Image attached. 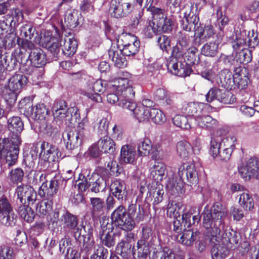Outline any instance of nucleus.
Here are the masks:
<instances>
[{
  "mask_svg": "<svg viewBox=\"0 0 259 259\" xmlns=\"http://www.w3.org/2000/svg\"><path fill=\"white\" fill-rule=\"evenodd\" d=\"M227 212L226 207L220 202L215 203L210 210L205 207L203 212L205 233L212 242H222L225 245L228 243L237 244L240 239V235L231 227L225 228L224 219Z\"/></svg>",
  "mask_w": 259,
  "mask_h": 259,
  "instance_id": "nucleus-1",
  "label": "nucleus"
},
{
  "mask_svg": "<svg viewBox=\"0 0 259 259\" xmlns=\"http://www.w3.org/2000/svg\"><path fill=\"white\" fill-rule=\"evenodd\" d=\"M8 128L12 133L9 138L0 139V160L5 164L1 165V170L13 165L17 161L19 146L21 144L20 134L24 129V124L20 117L13 116L8 119Z\"/></svg>",
  "mask_w": 259,
  "mask_h": 259,
  "instance_id": "nucleus-2",
  "label": "nucleus"
},
{
  "mask_svg": "<svg viewBox=\"0 0 259 259\" xmlns=\"http://www.w3.org/2000/svg\"><path fill=\"white\" fill-rule=\"evenodd\" d=\"M190 47L185 54L184 58L185 61L182 62L172 59L166 60L165 65L168 72L181 77L189 75L192 71L190 65L198 64L200 62L199 55L198 54L197 47L199 46L193 45Z\"/></svg>",
  "mask_w": 259,
  "mask_h": 259,
  "instance_id": "nucleus-3",
  "label": "nucleus"
},
{
  "mask_svg": "<svg viewBox=\"0 0 259 259\" xmlns=\"http://www.w3.org/2000/svg\"><path fill=\"white\" fill-rule=\"evenodd\" d=\"M24 49L29 53L28 58L30 64L24 68L23 71L27 74L36 75L39 71L38 68H41L40 71H43L42 67L47 63L46 53L31 41H26L24 44Z\"/></svg>",
  "mask_w": 259,
  "mask_h": 259,
  "instance_id": "nucleus-4",
  "label": "nucleus"
},
{
  "mask_svg": "<svg viewBox=\"0 0 259 259\" xmlns=\"http://www.w3.org/2000/svg\"><path fill=\"white\" fill-rule=\"evenodd\" d=\"M106 100L111 104H116L129 110L134 117L139 122L147 121L150 118L151 108L137 106L136 103L131 98H106Z\"/></svg>",
  "mask_w": 259,
  "mask_h": 259,
  "instance_id": "nucleus-5",
  "label": "nucleus"
},
{
  "mask_svg": "<svg viewBox=\"0 0 259 259\" xmlns=\"http://www.w3.org/2000/svg\"><path fill=\"white\" fill-rule=\"evenodd\" d=\"M76 183H77L76 185L80 191L84 192L89 189L95 193L104 191L107 186L105 180L95 172L92 175L88 174L87 176H85V173L79 174Z\"/></svg>",
  "mask_w": 259,
  "mask_h": 259,
  "instance_id": "nucleus-6",
  "label": "nucleus"
},
{
  "mask_svg": "<svg viewBox=\"0 0 259 259\" xmlns=\"http://www.w3.org/2000/svg\"><path fill=\"white\" fill-rule=\"evenodd\" d=\"M19 108L24 114L34 120H42L45 119L48 111L44 104H37L33 107L32 98H22L19 102Z\"/></svg>",
  "mask_w": 259,
  "mask_h": 259,
  "instance_id": "nucleus-7",
  "label": "nucleus"
},
{
  "mask_svg": "<svg viewBox=\"0 0 259 259\" xmlns=\"http://www.w3.org/2000/svg\"><path fill=\"white\" fill-rule=\"evenodd\" d=\"M111 219V223L108 220L103 221H106V224L112 225L113 228L116 227L126 231L132 230L133 223L131 221H128L126 209L123 205H120L112 212Z\"/></svg>",
  "mask_w": 259,
  "mask_h": 259,
  "instance_id": "nucleus-8",
  "label": "nucleus"
},
{
  "mask_svg": "<svg viewBox=\"0 0 259 259\" xmlns=\"http://www.w3.org/2000/svg\"><path fill=\"white\" fill-rule=\"evenodd\" d=\"M238 172L241 177L245 181L257 178L259 173V160L252 157L246 158L238 166Z\"/></svg>",
  "mask_w": 259,
  "mask_h": 259,
  "instance_id": "nucleus-9",
  "label": "nucleus"
},
{
  "mask_svg": "<svg viewBox=\"0 0 259 259\" xmlns=\"http://www.w3.org/2000/svg\"><path fill=\"white\" fill-rule=\"evenodd\" d=\"M83 124L79 123L77 130L66 131L62 134V137L69 150H73L79 147L84 136Z\"/></svg>",
  "mask_w": 259,
  "mask_h": 259,
  "instance_id": "nucleus-10",
  "label": "nucleus"
},
{
  "mask_svg": "<svg viewBox=\"0 0 259 259\" xmlns=\"http://www.w3.org/2000/svg\"><path fill=\"white\" fill-rule=\"evenodd\" d=\"M164 194L163 186L159 183L152 182L148 185V192L145 201L148 204L152 202L153 207L156 210L158 209V204L163 199Z\"/></svg>",
  "mask_w": 259,
  "mask_h": 259,
  "instance_id": "nucleus-11",
  "label": "nucleus"
},
{
  "mask_svg": "<svg viewBox=\"0 0 259 259\" xmlns=\"http://www.w3.org/2000/svg\"><path fill=\"white\" fill-rule=\"evenodd\" d=\"M236 141L237 139L233 135H229L223 139L220 137L212 138L210 142V153L212 155H217L219 153V149L225 148L233 151Z\"/></svg>",
  "mask_w": 259,
  "mask_h": 259,
  "instance_id": "nucleus-12",
  "label": "nucleus"
},
{
  "mask_svg": "<svg viewBox=\"0 0 259 259\" xmlns=\"http://www.w3.org/2000/svg\"><path fill=\"white\" fill-rule=\"evenodd\" d=\"M27 81L26 76L22 74H15L9 79L7 94L11 97H17Z\"/></svg>",
  "mask_w": 259,
  "mask_h": 259,
  "instance_id": "nucleus-13",
  "label": "nucleus"
},
{
  "mask_svg": "<svg viewBox=\"0 0 259 259\" xmlns=\"http://www.w3.org/2000/svg\"><path fill=\"white\" fill-rule=\"evenodd\" d=\"M61 221L64 228L73 232L75 239L80 237L84 226L78 225V218L76 215L66 211L62 215Z\"/></svg>",
  "mask_w": 259,
  "mask_h": 259,
  "instance_id": "nucleus-14",
  "label": "nucleus"
},
{
  "mask_svg": "<svg viewBox=\"0 0 259 259\" xmlns=\"http://www.w3.org/2000/svg\"><path fill=\"white\" fill-rule=\"evenodd\" d=\"M90 84L87 90H80V95L85 96L87 97H94L95 95L101 96L104 93L107 85V81L102 79L95 80L91 76L88 78Z\"/></svg>",
  "mask_w": 259,
  "mask_h": 259,
  "instance_id": "nucleus-15",
  "label": "nucleus"
},
{
  "mask_svg": "<svg viewBox=\"0 0 259 259\" xmlns=\"http://www.w3.org/2000/svg\"><path fill=\"white\" fill-rule=\"evenodd\" d=\"M64 182V179L60 176H55L48 186L47 182H43L39 188L38 194L40 197L49 199L57 192L59 187Z\"/></svg>",
  "mask_w": 259,
  "mask_h": 259,
  "instance_id": "nucleus-16",
  "label": "nucleus"
},
{
  "mask_svg": "<svg viewBox=\"0 0 259 259\" xmlns=\"http://www.w3.org/2000/svg\"><path fill=\"white\" fill-rule=\"evenodd\" d=\"M192 7L188 6L189 13H184V17L180 21L182 29L186 31H197L201 24L199 23V18L193 12H191Z\"/></svg>",
  "mask_w": 259,
  "mask_h": 259,
  "instance_id": "nucleus-17",
  "label": "nucleus"
},
{
  "mask_svg": "<svg viewBox=\"0 0 259 259\" xmlns=\"http://www.w3.org/2000/svg\"><path fill=\"white\" fill-rule=\"evenodd\" d=\"M178 174L181 179L184 181L186 179L191 187L198 183V174L194 163L184 164L179 168Z\"/></svg>",
  "mask_w": 259,
  "mask_h": 259,
  "instance_id": "nucleus-18",
  "label": "nucleus"
},
{
  "mask_svg": "<svg viewBox=\"0 0 259 259\" xmlns=\"http://www.w3.org/2000/svg\"><path fill=\"white\" fill-rule=\"evenodd\" d=\"M40 150L39 156V158H42V160L58 161L63 157L59 148L49 143L43 142L40 145Z\"/></svg>",
  "mask_w": 259,
  "mask_h": 259,
  "instance_id": "nucleus-19",
  "label": "nucleus"
},
{
  "mask_svg": "<svg viewBox=\"0 0 259 259\" xmlns=\"http://www.w3.org/2000/svg\"><path fill=\"white\" fill-rule=\"evenodd\" d=\"M109 10L112 16L119 18L130 14L133 6L130 3H123L122 0H111Z\"/></svg>",
  "mask_w": 259,
  "mask_h": 259,
  "instance_id": "nucleus-20",
  "label": "nucleus"
},
{
  "mask_svg": "<svg viewBox=\"0 0 259 259\" xmlns=\"http://www.w3.org/2000/svg\"><path fill=\"white\" fill-rule=\"evenodd\" d=\"M15 193L21 205H26V202L28 204H33L36 200L37 194L34 189L30 186H19L16 188Z\"/></svg>",
  "mask_w": 259,
  "mask_h": 259,
  "instance_id": "nucleus-21",
  "label": "nucleus"
},
{
  "mask_svg": "<svg viewBox=\"0 0 259 259\" xmlns=\"http://www.w3.org/2000/svg\"><path fill=\"white\" fill-rule=\"evenodd\" d=\"M103 221L101 225L99 231V237L103 245L107 247H113L116 242L115 234L113 233L114 230L111 224H106Z\"/></svg>",
  "mask_w": 259,
  "mask_h": 259,
  "instance_id": "nucleus-22",
  "label": "nucleus"
},
{
  "mask_svg": "<svg viewBox=\"0 0 259 259\" xmlns=\"http://www.w3.org/2000/svg\"><path fill=\"white\" fill-rule=\"evenodd\" d=\"M114 84L112 85L110 88L111 92L112 93L108 94H113L116 97L120 96L124 93V95H125L124 97H126L127 93L132 94V96H135V92H133V89L128 85V79L127 77H119L116 78L114 81Z\"/></svg>",
  "mask_w": 259,
  "mask_h": 259,
  "instance_id": "nucleus-23",
  "label": "nucleus"
},
{
  "mask_svg": "<svg viewBox=\"0 0 259 259\" xmlns=\"http://www.w3.org/2000/svg\"><path fill=\"white\" fill-rule=\"evenodd\" d=\"M214 34L212 26L208 25L204 27H200L197 31L194 33L192 44L200 46L212 37Z\"/></svg>",
  "mask_w": 259,
  "mask_h": 259,
  "instance_id": "nucleus-24",
  "label": "nucleus"
},
{
  "mask_svg": "<svg viewBox=\"0 0 259 259\" xmlns=\"http://www.w3.org/2000/svg\"><path fill=\"white\" fill-rule=\"evenodd\" d=\"M84 232L85 234H81V236L78 239H75L76 241L83 242V247L85 251L90 253L93 249L95 250L97 245L95 244V241L93 238V228L90 225H85L84 227Z\"/></svg>",
  "mask_w": 259,
  "mask_h": 259,
  "instance_id": "nucleus-25",
  "label": "nucleus"
},
{
  "mask_svg": "<svg viewBox=\"0 0 259 259\" xmlns=\"http://www.w3.org/2000/svg\"><path fill=\"white\" fill-rule=\"evenodd\" d=\"M216 83L226 89L231 90L234 86V74L228 69H223L218 74Z\"/></svg>",
  "mask_w": 259,
  "mask_h": 259,
  "instance_id": "nucleus-26",
  "label": "nucleus"
},
{
  "mask_svg": "<svg viewBox=\"0 0 259 259\" xmlns=\"http://www.w3.org/2000/svg\"><path fill=\"white\" fill-rule=\"evenodd\" d=\"M60 45L62 46V53L65 55L70 57L76 52L78 43L73 35L69 33V35L66 36L64 38L60 40Z\"/></svg>",
  "mask_w": 259,
  "mask_h": 259,
  "instance_id": "nucleus-27",
  "label": "nucleus"
},
{
  "mask_svg": "<svg viewBox=\"0 0 259 259\" xmlns=\"http://www.w3.org/2000/svg\"><path fill=\"white\" fill-rule=\"evenodd\" d=\"M200 233L197 231H194L193 229H185L179 237L177 235L176 239L182 244L190 246L193 242L199 238Z\"/></svg>",
  "mask_w": 259,
  "mask_h": 259,
  "instance_id": "nucleus-28",
  "label": "nucleus"
},
{
  "mask_svg": "<svg viewBox=\"0 0 259 259\" xmlns=\"http://www.w3.org/2000/svg\"><path fill=\"white\" fill-rule=\"evenodd\" d=\"M112 195L119 201H123L126 198L127 191L124 183L120 180L113 181L110 187Z\"/></svg>",
  "mask_w": 259,
  "mask_h": 259,
  "instance_id": "nucleus-29",
  "label": "nucleus"
},
{
  "mask_svg": "<svg viewBox=\"0 0 259 259\" xmlns=\"http://www.w3.org/2000/svg\"><path fill=\"white\" fill-rule=\"evenodd\" d=\"M135 149L130 145H124L121 148L119 161L121 164H133L136 158Z\"/></svg>",
  "mask_w": 259,
  "mask_h": 259,
  "instance_id": "nucleus-30",
  "label": "nucleus"
},
{
  "mask_svg": "<svg viewBox=\"0 0 259 259\" xmlns=\"http://www.w3.org/2000/svg\"><path fill=\"white\" fill-rule=\"evenodd\" d=\"M108 55L117 67L122 68L126 66V56L123 54L121 49L111 47L108 51Z\"/></svg>",
  "mask_w": 259,
  "mask_h": 259,
  "instance_id": "nucleus-31",
  "label": "nucleus"
},
{
  "mask_svg": "<svg viewBox=\"0 0 259 259\" xmlns=\"http://www.w3.org/2000/svg\"><path fill=\"white\" fill-rule=\"evenodd\" d=\"M234 72V86L233 88H235L237 87L241 89L245 88L247 86L249 81V78L246 73V70L241 67H236Z\"/></svg>",
  "mask_w": 259,
  "mask_h": 259,
  "instance_id": "nucleus-32",
  "label": "nucleus"
},
{
  "mask_svg": "<svg viewBox=\"0 0 259 259\" xmlns=\"http://www.w3.org/2000/svg\"><path fill=\"white\" fill-rule=\"evenodd\" d=\"M19 35L22 39H25L22 41V47L24 48V44L26 41H30L29 40L36 39L38 34L31 24L27 23L20 27Z\"/></svg>",
  "mask_w": 259,
  "mask_h": 259,
  "instance_id": "nucleus-33",
  "label": "nucleus"
},
{
  "mask_svg": "<svg viewBox=\"0 0 259 259\" xmlns=\"http://www.w3.org/2000/svg\"><path fill=\"white\" fill-rule=\"evenodd\" d=\"M74 113V115H76L77 113V109L76 108L71 107L68 108L67 110H62L60 112H54L53 116L54 119L57 122L63 123L67 124L70 122L72 120Z\"/></svg>",
  "mask_w": 259,
  "mask_h": 259,
  "instance_id": "nucleus-34",
  "label": "nucleus"
},
{
  "mask_svg": "<svg viewBox=\"0 0 259 259\" xmlns=\"http://www.w3.org/2000/svg\"><path fill=\"white\" fill-rule=\"evenodd\" d=\"M166 166L160 161H155L154 165L150 168L151 177L155 181V183H159L163 179L165 175Z\"/></svg>",
  "mask_w": 259,
  "mask_h": 259,
  "instance_id": "nucleus-35",
  "label": "nucleus"
},
{
  "mask_svg": "<svg viewBox=\"0 0 259 259\" xmlns=\"http://www.w3.org/2000/svg\"><path fill=\"white\" fill-rule=\"evenodd\" d=\"M12 19L10 21L8 19L3 20L2 25H10L11 28H14L18 25L23 20V14L22 10L19 8H13L11 11Z\"/></svg>",
  "mask_w": 259,
  "mask_h": 259,
  "instance_id": "nucleus-36",
  "label": "nucleus"
},
{
  "mask_svg": "<svg viewBox=\"0 0 259 259\" xmlns=\"http://www.w3.org/2000/svg\"><path fill=\"white\" fill-rule=\"evenodd\" d=\"M193 120L198 126L204 128H213L217 125V121L208 115H198Z\"/></svg>",
  "mask_w": 259,
  "mask_h": 259,
  "instance_id": "nucleus-37",
  "label": "nucleus"
},
{
  "mask_svg": "<svg viewBox=\"0 0 259 259\" xmlns=\"http://www.w3.org/2000/svg\"><path fill=\"white\" fill-rule=\"evenodd\" d=\"M203 106L202 103L190 102L183 107L182 111L189 118H192V116L195 118L196 116L199 115V113L201 112Z\"/></svg>",
  "mask_w": 259,
  "mask_h": 259,
  "instance_id": "nucleus-38",
  "label": "nucleus"
},
{
  "mask_svg": "<svg viewBox=\"0 0 259 259\" xmlns=\"http://www.w3.org/2000/svg\"><path fill=\"white\" fill-rule=\"evenodd\" d=\"M18 67V64L17 63V60L15 58L13 54H6L3 56V60H1V62H0V73L5 68L7 70L11 71L16 69Z\"/></svg>",
  "mask_w": 259,
  "mask_h": 259,
  "instance_id": "nucleus-39",
  "label": "nucleus"
},
{
  "mask_svg": "<svg viewBox=\"0 0 259 259\" xmlns=\"http://www.w3.org/2000/svg\"><path fill=\"white\" fill-rule=\"evenodd\" d=\"M140 41L136 40V37L132 36V40L127 43L122 44V51L126 56H134L139 50Z\"/></svg>",
  "mask_w": 259,
  "mask_h": 259,
  "instance_id": "nucleus-40",
  "label": "nucleus"
},
{
  "mask_svg": "<svg viewBox=\"0 0 259 259\" xmlns=\"http://www.w3.org/2000/svg\"><path fill=\"white\" fill-rule=\"evenodd\" d=\"M101 151L104 153L113 154L115 150V144L114 141L108 136H105L99 141Z\"/></svg>",
  "mask_w": 259,
  "mask_h": 259,
  "instance_id": "nucleus-41",
  "label": "nucleus"
},
{
  "mask_svg": "<svg viewBox=\"0 0 259 259\" xmlns=\"http://www.w3.org/2000/svg\"><path fill=\"white\" fill-rule=\"evenodd\" d=\"M227 246L223 244H215L211 249L212 259H225L229 254Z\"/></svg>",
  "mask_w": 259,
  "mask_h": 259,
  "instance_id": "nucleus-42",
  "label": "nucleus"
},
{
  "mask_svg": "<svg viewBox=\"0 0 259 259\" xmlns=\"http://www.w3.org/2000/svg\"><path fill=\"white\" fill-rule=\"evenodd\" d=\"M219 45L216 41L206 42L201 49V53L206 57H214L218 53Z\"/></svg>",
  "mask_w": 259,
  "mask_h": 259,
  "instance_id": "nucleus-43",
  "label": "nucleus"
},
{
  "mask_svg": "<svg viewBox=\"0 0 259 259\" xmlns=\"http://www.w3.org/2000/svg\"><path fill=\"white\" fill-rule=\"evenodd\" d=\"M92 206V213L94 216L101 215L105 209L104 201L103 199L99 197H92L90 198Z\"/></svg>",
  "mask_w": 259,
  "mask_h": 259,
  "instance_id": "nucleus-44",
  "label": "nucleus"
},
{
  "mask_svg": "<svg viewBox=\"0 0 259 259\" xmlns=\"http://www.w3.org/2000/svg\"><path fill=\"white\" fill-rule=\"evenodd\" d=\"M240 205L246 210L250 211L254 207V201L251 195L245 191L240 195L239 199Z\"/></svg>",
  "mask_w": 259,
  "mask_h": 259,
  "instance_id": "nucleus-45",
  "label": "nucleus"
},
{
  "mask_svg": "<svg viewBox=\"0 0 259 259\" xmlns=\"http://www.w3.org/2000/svg\"><path fill=\"white\" fill-rule=\"evenodd\" d=\"M18 212L20 217L28 223L33 221L35 213L33 209L27 205H20L18 208Z\"/></svg>",
  "mask_w": 259,
  "mask_h": 259,
  "instance_id": "nucleus-46",
  "label": "nucleus"
},
{
  "mask_svg": "<svg viewBox=\"0 0 259 259\" xmlns=\"http://www.w3.org/2000/svg\"><path fill=\"white\" fill-rule=\"evenodd\" d=\"M193 120V118H189L185 115H176L172 119L175 125L184 130H189L192 127L191 121Z\"/></svg>",
  "mask_w": 259,
  "mask_h": 259,
  "instance_id": "nucleus-47",
  "label": "nucleus"
},
{
  "mask_svg": "<svg viewBox=\"0 0 259 259\" xmlns=\"http://www.w3.org/2000/svg\"><path fill=\"white\" fill-rule=\"evenodd\" d=\"M194 211V208H191L188 211L185 210L182 215L183 223L186 225L187 228H189L192 224H198L200 221V217L199 214L193 215L192 219H191V215L193 213Z\"/></svg>",
  "mask_w": 259,
  "mask_h": 259,
  "instance_id": "nucleus-48",
  "label": "nucleus"
},
{
  "mask_svg": "<svg viewBox=\"0 0 259 259\" xmlns=\"http://www.w3.org/2000/svg\"><path fill=\"white\" fill-rule=\"evenodd\" d=\"M194 211V208H191L188 211L185 210L182 215L183 223L186 225L187 228H189L192 224H198L200 221V217L199 214L193 215L192 219H191V215L193 213Z\"/></svg>",
  "mask_w": 259,
  "mask_h": 259,
  "instance_id": "nucleus-49",
  "label": "nucleus"
},
{
  "mask_svg": "<svg viewBox=\"0 0 259 259\" xmlns=\"http://www.w3.org/2000/svg\"><path fill=\"white\" fill-rule=\"evenodd\" d=\"M236 62L238 65L240 64H247L252 60V53L250 50L246 48H242L239 52H236Z\"/></svg>",
  "mask_w": 259,
  "mask_h": 259,
  "instance_id": "nucleus-50",
  "label": "nucleus"
},
{
  "mask_svg": "<svg viewBox=\"0 0 259 259\" xmlns=\"http://www.w3.org/2000/svg\"><path fill=\"white\" fill-rule=\"evenodd\" d=\"M16 220L17 215L13 210L0 213V223L5 226H14Z\"/></svg>",
  "mask_w": 259,
  "mask_h": 259,
  "instance_id": "nucleus-51",
  "label": "nucleus"
},
{
  "mask_svg": "<svg viewBox=\"0 0 259 259\" xmlns=\"http://www.w3.org/2000/svg\"><path fill=\"white\" fill-rule=\"evenodd\" d=\"M192 147L191 145L185 141L179 142L177 145V151L179 156L185 159L191 153Z\"/></svg>",
  "mask_w": 259,
  "mask_h": 259,
  "instance_id": "nucleus-52",
  "label": "nucleus"
},
{
  "mask_svg": "<svg viewBox=\"0 0 259 259\" xmlns=\"http://www.w3.org/2000/svg\"><path fill=\"white\" fill-rule=\"evenodd\" d=\"M246 45V33L245 32L236 35L235 39L232 41V48L236 52L241 50Z\"/></svg>",
  "mask_w": 259,
  "mask_h": 259,
  "instance_id": "nucleus-53",
  "label": "nucleus"
},
{
  "mask_svg": "<svg viewBox=\"0 0 259 259\" xmlns=\"http://www.w3.org/2000/svg\"><path fill=\"white\" fill-rule=\"evenodd\" d=\"M137 247L138 259H146L150 253L149 243H145L143 241H138Z\"/></svg>",
  "mask_w": 259,
  "mask_h": 259,
  "instance_id": "nucleus-54",
  "label": "nucleus"
},
{
  "mask_svg": "<svg viewBox=\"0 0 259 259\" xmlns=\"http://www.w3.org/2000/svg\"><path fill=\"white\" fill-rule=\"evenodd\" d=\"M150 114V118L156 124H161L166 121V117L160 110L151 108Z\"/></svg>",
  "mask_w": 259,
  "mask_h": 259,
  "instance_id": "nucleus-55",
  "label": "nucleus"
},
{
  "mask_svg": "<svg viewBox=\"0 0 259 259\" xmlns=\"http://www.w3.org/2000/svg\"><path fill=\"white\" fill-rule=\"evenodd\" d=\"M24 171L21 168H16L12 169L8 175V178L10 181L14 183L18 184L21 183L24 177Z\"/></svg>",
  "mask_w": 259,
  "mask_h": 259,
  "instance_id": "nucleus-56",
  "label": "nucleus"
},
{
  "mask_svg": "<svg viewBox=\"0 0 259 259\" xmlns=\"http://www.w3.org/2000/svg\"><path fill=\"white\" fill-rule=\"evenodd\" d=\"M160 32H168L172 30V21L165 17L162 18L155 23Z\"/></svg>",
  "mask_w": 259,
  "mask_h": 259,
  "instance_id": "nucleus-57",
  "label": "nucleus"
},
{
  "mask_svg": "<svg viewBox=\"0 0 259 259\" xmlns=\"http://www.w3.org/2000/svg\"><path fill=\"white\" fill-rule=\"evenodd\" d=\"M188 49H187L178 44L172 47L171 56L167 60H170V58L172 59H177L182 58L184 57Z\"/></svg>",
  "mask_w": 259,
  "mask_h": 259,
  "instance_id": "nucleus-58",
  "label": "nucleus"
},
{
  "mask_svg": "<svg viewBox=\"0 0 259 259\" xmlns=\"http://www.w3.org/2000/svg\"><path fill=\"white\" fill-rule=\"evenodd\" d=\"M152 147L151 141L148 139H145L143 141L141 142L138 146L139 154L140 156H146L150 154Z\"/></svg>",
  "mask_w": 259,
  "mask_h": 259,
  "instance_id": "nucleus-59",
  "label": "nucleus"
},
{
  "mask_svg": "<svg viewBox=\"0 0 259 259\" xmlns=\"http://www.w3.org/2000/svg\"><path fill=\"white\" fill-rule=\"evenodd\" d=\"M157 41L160 49L163 52H165L168 54V51L170 48L171 40L170 38L165 35H162L157 38Z\"/></svg>",
  "mask_w": 259,
  "mask_h": 259,
  "instance_id": "nucleus-60",
  "label": "nucleus"
},
{
  "mask_svg": "<svg viewBox=\"0 0 259 259\" xmlns=\"http://www.w3.org/2000/svg\"><path fill=\"white\" fill-rule=\"evenodd\" d=\"M39 164L41 169L44 171H54L58 168V161H53L52 160H42L40 158Z\"/></svg>",
  "mask_w": 259,
  "mask_h": 259,
  "instance_id": "nucleus-61",
  "label": "nucleus"
},
{
  "mask_svg": "<svg viewBox=\"0 0 259 259\" xmlns=\"http://www.w3.org/2000/svg\"><path fill=\"white\" fill-rule=\"evenodd\" d=\"M51 210V204L46 200L41 201L37 205L36 211L42 217L48 215Z\"/></svg>",
  "mask_w": 259,
  "mask_h": 259,
  "instance_id": "nucleus-62",
  "label": "nucleus"
},
{
  "mask_svg": "<svg viewBox=\"0 0 259 259\" xmlns=\"http://www.w3.org/2000/svg\"><path fill=\"white\" fill-rule=\"evenodd\" d=\"M247 45L250 48H254L259 43L258 33L254 30L248 31L246 34Z\"/></svg>",
  "mask_w": 259,
  "mask_h": 259,
  "instance_id": "nucleus-63",
  "label": "nucleus"
},
{
  "mask_svg": "<svg viewBox=\"0 0 259 259\" xmlns=\"http://www.w3.org/2000/svg\"><path fill=\"white\" fill-rule=\"evenodd\" d=\"M0 259H15V254L13 249L8 246H1Z\"/></svg>",
  "mask_w": 259,
  "mask_h": 259,
  "instance_id": "nucleus-64",
  "label": "nucleus"
}]
</instances>
